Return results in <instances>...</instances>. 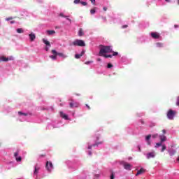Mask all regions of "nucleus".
I'll return each instance as SVG.
<instances>
[{"label":"nucleus","mask_w":179,"mask_h":179,"mask_svg":"<svg viewBox=\"0 0 179 179\" xmlns=\"http://www.w3.org/2000/svg\"><path fill=\"white\" fill-rule=\"evenodd\" d=\"M156 156V152H155V151H152L151 152H148L147 154V159H153L155 158V157Z\"/></svg>","instance_id":"8"},{"label":"nucleus","mask_w":179,"mask_h":179,"mask_svg":"<svg viewBox=\"0 0 179 179\" xmlns=\"http://www.w3.org/2000/svg\"><path fill=\"white\" fill-rule=\"evenodd\" d=\"M146 171L145 169H144L143 168H141L139 171H138L137 173L136 174V176L141 175V174H143V173H145Z\"/></svg>","instance_id":"14"},{"label":"nucleus","mask_w":179,"mask_h":179,"mask_svg":"<svg viewBox=\"0 0 179 179\" xmlns=\"http://www.w3.org/2000/svg\"><path fill=\"white\" fill-rule=\"evenodd\" d=\"M37 167L35 166V171L34 172V174H37L38 171H37Z\"/></svg>","instance_id":"36"},{"label":"nucleus","mask_w":179,"mask_h":179,"mask_svg":"<svg viewBox=\"0 0 179 179\" xmlns=\"http://www.w3.org/2000/svg\"><path fill=\"white\" fill-rule=\"evenodd\" d=\"M92 3H94V2H96V0H90Z\"/></svg>","instance_id":"43"},{"label":"nucleus","mask_w":179,"mask_h":179,"mask_svg":"<svg viewBox=\"0 0 179 179\" xmlns=\"http://www.w3.org/2000/svg\"><path fill=\"white\" fill-rule=\"evenodd\" d=\"M159 139L161 141V143L166 142L167 141V137H166V136L164 135H160Z\"/></svg>","instance_id":"13"},{"label":"nucleus","mask_w":179,"mask_h":179,"mask_svg":"<svg viewBox=\"0 0 179 179\" xmlns=\"http://www.w3.org/2000/svg\"><path fill=\"white\" fill-rule=\"evenodd\" d=\"M101 143H103V141L98 142V143L94 144L93 146H98V145H101Z\"/></svg>","instance_id":"28"},{"label":"nucleus","mask_w":179,"mask_h":179,"mask_svg":"<svg viewBox=\"0 0 179 179\" xmlns=\"http://www.w3.org/2000/svg\"><path fill=\"white\" fill-rule=\"evenodd\" d=\"M45 156V155H41V157Z\"/></svg>","instance_id":"59"},{"label":"nucleus","mask_w":179,"mask_h":179,"mask_svg":"<svg viewBox=\"0 0 179 179\" xmlns=\"http://www.w3.org/2000/svg\"><path fill=\"white\" fill-rule=\"evenodd\" d=\"M157 136V134L153 135L152 138H156Z\"/></svg>","instance_id":"47"},{"label":"nucleus","mask_w":179,"mask_h":179,"mask_svg":"<svg viewBox=\"0 0 179 179\" xmlns=\"http://www.w3.org/2000/svg\"><path fill=\"white\" fill-rule=\"evenodd\" d=\"M88 149H92V145H89Z\"/></svg>","instance_id":"53"},{"label":"nucleus","mask_w":179,"mask_h":179,"mask_svg":"<svg viewBox=\"0 0 179 179\" xmlns=\"http://www.w3.org/2000/svg\"><path fill=\"white\" fill-rule=\"evenodd\" d=\"M12 19H13V17H9L6 18V20L7 22H9V20H12Z\"/></svg>","instance_id":"32"},{"label":"nucleus","mask_w":179,"mask_h":179,"mask_svg":"<svg viewBox=\"0 0 179 179\" xmlns=\"http://www.w3.org/2000/svg\"><path fill=\"white\" fill-rule=\"evenodd\" d=\"M177 114V112L170 109L167 113V117L169 120H174V116Z\"/></svg>","instance_id":"3"},{"label":"nucleus","mask_w":179,"mask_h":179,"mask_svg":"<svg viewBox=\"0 0 179 179\" xmlns=\"http://www.w3.org/2000/svg\"><path fill=\"white\" fill-rule=\"evenodd\" d=\"M96 61L100 62V61H101V59L98 58V59H96Z\"/></svg>","instance_id":"48"},{"label":"nucleus","mask_w":179,"mask_h":179,"mask_svg":"<svg viewBox=\"0 0 179 179\" xmlns=\"http://www.w3.org/2000/svg\"><path fill=\"white\" fill-rule=\"evenodd\" d=\"M52 54H53V55H59V57H61L64 59H65V58L68 57V56L66 55H65L62 52H57L55 50H52Z\"/></svg>","instance_id":"4"},{"label":"nucleus","mask_w":179,"mask_h":179,"mask_svg":"<svg viewBox=\"0 0 179 179\" xmlns=\"http://www.w3.org/2000/svg\"><path fill=\"white\" fill-rule=\"evenodd\" d=\"M29 36L30 41H34L36 40V34L34 33H31Z\"/></svg>","instance_id":"12"},{"label":"nucleus","mask_w":179,"mask_h":179,"mask_svg":"<svg viewBox=\"0 0 179 179\" xmlns=\"http://www.w3.org/2000/svg\"><path fill=\"white\" fill-rule=\"evenodd\" d=\"M59 114L62 118H64V120H68V115L64 113V112H60Z\"/></svg>","instance_id":"15"},{"label":"nucleus","mask_w":179,"mask_h":179,"mask_svg":"<svg viewBox=\"0 0 179 179\" xmlns=\"http://www.w3.org/2000/svg\"><path fill=\"white\" fill-rule=\"evenodd\" d=\"M43 42L44 43V44H45V45H48V47H51V43H50V41L45 39H43Z\"/></svg>","instance_id":"17"},{"label":"nucleus","mask_w":179,"mask_h":179,"mask_svg":"<svg viewBox=\"0 0 179 179\" xmlns=\"http://www.w3.org/2000/svg\"><path fill=\"white\" fill-rule=\"evenodd\" d=\"M73 45H78V47H86V43L83 40L77 39L73 42Z\"/></svg>","instance_id":"2"},{"label":"nucleus","mask_w":179,"mask_h":179,"mask_svg":"<svg viewBox=\"0 0 179 179\" xmlns=\"http://www.w3.org/2000/svg\"><path fill=\"white\" fill-rule=\"evenodd\" d=\"M150 138H152V135L149 134L145 137V141H150Z\"/></svg>","instance_id":"26"},{"label":"nucleus","mask_w":179,"mask_h":179,"mask_svg":"<svg viewBox=\"0 0 179 179\" xmlns=\"http://www.w3.org/2000/svg\"><path fill=\"white\" fill-rule=\"evenodd\" d=\"M13 23H15V21H10L11 24H13Z\"/></svg>","instance_id":"51"},{"label":"nucleus","mask_w":179,"mask_h":179,"mask_svg":"<svg viewBox=\"0 0 179 179\" xmlns=\"http://www.w3.org/2000/svg\"><path fill=\"white\" fill-rule=\"evenodd\" d=\"M85 106L88 108V110H90V106H89V105L86 104Z\"/></svg>","instance_id":"42"},{"label":"nucleus","mask_w":179,"mask_h":179,"mask_svg":"<svg viewBox=\"0 0 179 179\" xmlns=\"http://www.w3.org/2000/svg\"><path fill=\"white\" fill-rule=\"evenodd\" d=\"M45 51H48V50H49L48 47H45Z\"/></svg>","instance_id":"44"},{"label":"nucleus","mask_w":179,"mask_h":179,"mask_svg":"<svg viewBox=\"0 0 179 179\" xmlns=\"http://www.w3.org/2000/svg\"><path fill=\"white\" fill-rule=\"evenodd\" d=\"M123 166H124V169L125 170H131V169H132V166L131 165V164H129V163H127V162H124L123 164Z\"/></svg>","instance_id":"10"},{"label":"nucleus","mask_w":179,"mask_h":179,"mask_svg":"<svg viewBox=\"0 0 179 179\" xmlns=\"http://www.w3.org/2000/svg\"><path fill=\"white\" fill-rule=\"evenodd\" d=\"M73 3L76 4L80 3V0H74Z\"/></svg>","instance_id":"31"},{"label":"nucleus","mask_w":179,"mask_h":179,"mask_svg":"<svg viewBox=\"0 0 179 179\" xmlns=\"http://www.w3.org/2000/svg\"><path fill=\"white\" fill-rule=\"evenodd\" d=\"M99 48L100 49L99 53V57H103L104 55H106V54H110V52H113V49H111V46L99 45Z\"/></svg>","instance_id":"1"},{"label":"nucleus","mask_w":179,"mask_h":179,"mask_svg":"<svg viewBox=\"0 0 179 179\" xmlns=\"http://www.w3.org/2000/svg\"><path fill=\"white\" fill-rule=\"evenodd\" d=\"M18 114H19V115H24L25 117L27 116V113H24L21 111H19Z\"/></svg>","instance_id":"23"},{"label":"nucleus","mask_w":179,"mask_h":179,"mask_svg":"<svg viewBox=\"0 0 179 179\" xmlns=\"http://www.w3.org/2000/svg\"><path fill=\"white\" fill-rule=\"evenodd\" d=\"M12 59H13V57H10V58H8L5 56L0 57V61L1 62H8V61H12Z\"/></svg>","instance_id":"5"},{"label":"nucleus","mask_w":179,"mask_h":179,"mask_svg":"<svg viewBox=\"0 0 179 179\" xmlns=\"http://www.w3.org/2000/svg\"><path fill=\"white\" fill-rule=\"evenodd\" d=\"M59 27H56V29H59Z\"/></svg>","instance_id":"57"},{"label":"nucleus","mask_w":179,"mask_h":179,"mask_svg":"<svg viewBox=\"0 0 179 179\" xmlns=\"http://www.w3.org/2000/svg\"><path fill=\"white\" fill-rule=\"evenodd\" d=\"M81 5H83V6H86V5H87V3L85 1H81L80 2Z\"/></svg>","instance_id":"29"},{"label":"nucleus","mask_w":179,"mask_h":179,"mask_svg":"<svg viewBox=\"0 0 179 179\" xmlns=\"http://www.w3.org/2000/svg\"><path fill=\"white\" fill-rule=\"evenodd\" d=\"M166 2H170V0H165Z\"/></svg>","instance_id":"54"},{"label":"nucleus","mask_w":179,"mask_h":179,"mask_svg":"<svg viewBox=\"0 0 179 179\" xmlns=\"http://www.w3.org/2000/svg\"><path fill=\"white\" fill-rule=\"evenodd\" d=\"M163 134H166V129L162 130Z\"/></svg>","instance_id":"46"},{"label":"nucleus","mask_w":179,"mask_h":179,"mask_svg":"<svg viewBox=\"0 0 179 179\" xmlns=\"http://www.w3.org/2000/svg\"><path fill=\"white\" fill-rule=\"evenodd\" d=\"M104 58H113V55H105Z\"/></svg>","instance_id":"25"},{"label":"nucleus","mask_w":179,"mask_h":179,"mask_svg":"<svg viewBox=\"0 0 179 179\" xmlns=\"http://www.w3.org/2000/svg\"><path fill=\"white\" fill-rule=\"evenodd\" d=\"M127 27H128V25H123L122 27V29H127Z\"/></svg>","instance_id":"38"},{"label":"nucleus","mask_w":179,"mask_h":179,"mask_svg":"<svg viewBox=\"0 0 179 179\" xmlns=\"http://www.w3.org/2000/svg\"><path fill=\"white\" fill-rule=\"evenodd\" d=\"M70 102L69 106L71 108H73V107H79V103L78 102H75L74 101H73L72 99H69Z\"/></svg>","instance_id":"6"},{"label":"nucleus","mask_w":179,"mask_h":179,"mask_svg":"<svg viewBox=\"0 0 179 179\" xmlns=\"http://www.w3.org/2000/svg\"><path fill=\"white\" fill-rule=\"evenodd\" d=\"M117 55H118L117 52H113V57H115V56H117Z\"/></svg>","instance_id":"34"},{"label":"nucleus","mask_w":179,"mask_h":179,"mask_svg":"<svg viewBox=\"0 0 179 179\" xmlns=\"http://www.w3.org/2000/svg\"><path fill=\"white\" fill-rule=\"evenodd\" d=\"M157 47L162 48L163 47V43H156Z\"/></svg>","instance_id":"20"},{"label":"nucleus","mask_w":179,"mask_h":179,"mask_svg":"<svg viewBox=\"0 0 179 179\" xmlns=\"http://www.w3.org/2000/svg\"><path fill=\"white\" fill-rule=\"evenodd\" d=\"M151 36L152 37V38H160V35H159V34H157L156 32H152Z\"/></svg>","instance_id":"11"},{"label":"nucleus","mask_w":179,"mask_h":179,"mask_svg":"<svg viewBox=\"0 0 179 179\" xmlns=\"http://www.w3.org/2000/svg\"><path fill=\"white\" fill-rule=\"evenodd\" d=\"M57 55H50V58H51V59L55 60L57 59Z\"/></svg>","instance_id":"21"},{"label":"nucleus","mask_w":179,"mask_h":179,"mask_svg":"<svg viewBox=\"0 0 179 179\" xmlns=\"http://www.w3.org/2000/svg\"><path fill=\"white\" fill-rule=\"evenodd\" d=\"M60 106H62V103H61V104H60Z\"/></svg>","instance_id":"60"},{"label":"nucleus","mask_w":179,"mask_h":179,"mask_svg":"<svg viewBox=\"0 0 179 179\" xmlns=\"http://www.w3.org/2000/svg\"><path fill=\"white\" fill-rule=\"evenodd\" d=\"M138 151L142 152V150H141V147H138Z\"/></svg>","instance_id":"50"},{"label":"nucleus","mask_w":179,"mask_h":179,"mask_svg":"<svg viewBox=\"0 0 179 179\" xmlns=\"http://www.w3.org/2000/svg\"><path fill=\"white\" fill-rule=\"evenodd\" d=\"M52 162H46V168H47V170L48 171H51V170H52Z\"/></svg>","instance_id":"9"},{"label":"nucleus","mask_w":179,"mask_h":179,"mask_svg":"<svg viewBox=\"0 0 179 179\" xmlns=\"http://www.w3.org/2000/svg\"><path fill=\"white\" fill-rule=\"evenodd\" d=\"M176 106H179V96L177 99Z\"/></svg>","instance_id":"37"},{"label":"nucleus","mask_w":179,"mask_h":179,"mask_svg":"<svg viewBox=\"0 0 179 179\" xmlns=\"http://www.w3.org/2000/svg\"><path fill=\"white\" fill-rule=\"evenodd\" d=\"M141 124H145V122L143 120H141Z\"/></svg>","instance_id":"49"},{"label":"nucleus","mask_w":179,"mask_h":179,"mask_svg":"<svg viewBox=\"0 0 179 179\" xmlns=\"http://www.w3.org/2000/svg\"><path fill=\"white\" fill-rule=\"evenodd\" d=\"M82 57V55H79V54H76L75 55V58H76V59H79V58H80Z\"/></svg>","instance_id":"24"},{"label":"nucleus","mask_w":179,"mask_h":179,"mask_svg":"<svg viewBox=\"0 0 179 179\" xmlns=\"http://www.w3.org/2000/svg\"><path fill=\"white\" fill-rule=\"evenodd\" d=\"M84 54H85V51H82L81 54H80V55H82V57H83Z\"/></svg>","instance_id":"40"},{"label":"nucleus","mask_w":179,"mask_h":179,"mask_svg":"<svg viewBox=\"0 0 179 179\" xmlns=\"http://www.w3.org/2000/svg\"><path fill=\"white\" fill-rule=\"evenodd\" d=\"M146 142H147L148 145H151L150 141L148 140V141H146Z\"/></svg>","instance_id":"39"},{"label":"nucleus","mask_w":179,"mask_h":179,"mask_svg":"<svg viewBox=\"0 0 179 179\" xmlns=\"http://www.w3.org/2000/svg\"><path fill=\"white\" fill-rule=\"evenodd\" d=\"M103 10L106 12L107 10V7H103Z\"/></svg>","instance_id":"45"},{"label":"nucleus","mask_w":179,"mask_h":179,"mask_svg":"<svg viewBox=\"0 0 179 179\" xmlns=\"http://www.w3.org/2000/svg\"><path fill=\"white\" fill-rule=\"evenodd\" d=\"M90 13H91L92 15H94V13H96V10L92 9V10H90Z\"/></svg>","instance_id":"30"},{"label":"nucleus","mask_w":179,"mask_h":179,"mask_svg":"<svg viewBox=\"0 0 179 179\" xmlns=\"http://www.w3.org/2000/svg\"><path fill=\"white\" fill-rule=\"evenodd\" d=\"M47 34H48V36H52V34H55V31L54 30H48L46 31Z\"/></svg>","instance_id":"16"},{"label":"nucleus","mask_w":179,"mask_h":179,"mask_svg":"<svg viewBox=\"0 0 179 179\" xmlns=\"http://www.w3.org/2000/svg\"><path fill=\"white\" fill-rule=\"evenodd\" d=\"M178 3H179V1H178Z\"/></svg>","instance_id":"61"},{"label":"nucleus","mask_w":179,"mask_h":179,"mask_svg":"<svg viewBox=\"0 0 179 179\" xmlns=\"http://www.w3.org/2000/svg\"><path fill=\"white\" fill-rule=\"evenodd\" d=\"M162 142L161 143H156V145H155V148H159V147H160V146H162Z\"/></svg>","instance_id":"27"},{"label":"nucleus","mask_w":179,"mask_h":179,"mask_svg":"<svg viewBox=\"0 0 179 179\" xmlns=\"http://www.w3.org/2000/svg\"><path fill=\"white\" fill-rule=\"evenodd\" d=\"M86 64H90V62H87Z\"/></svg>","instance_id":"56"},{"label":"nucleus","mask_w":179,"mask_h":179,"mask_svg":"<svg viewBox=\"0 0 179 179\" xmlns=\"http://www.w3.org/2000/svg\"><path fill=\"white\" fill-rule=\"evenodd\" d=\"M59 16H61L62 17H65L64 16V14H63V13H60V14H59Z\"/></svg>","instance_id":"41"},{"label":"nucleus","mask_w":179,"mask_h":179,"mask_svg":"<svg viewBox=\"0 0 179 179\" xmlns=\"http://www.w3.org/2000/svg\"><path fill=\"white\" fill-rule=\"evenodd\" d=\"M16 31H17V33H19V34L24 33V30L22 28L17 29Z\"/></svg>","instance_id":"19"},{"label":"nucleus","mask_w":179,"mask_h":179,"mask_svg":"<svg viewBox=\"0 0 179 179\" xmlns=\"http://www.w3.org/2000/svg\"><path fill=\"white\" fill-rule=\"evenodd\" d=\"M110 179H114V173L112 172L111 175H110Z\"/></svg>","instance_id":"35"},{"label":"nucleus","mask_w":179,"mask_h":179,"mask_svg":"<svg viewBox=\"0 0 179 179\" xmlns=\"http://www.w3.org/2000/svg\"><path fill=\"white\" fill-rule=\"evenodd\" d=\"M89 155H90V156H92V151L89 152Z\"/></svg>","instance_id":"52"},{"label":"nucleus","mask_w":179,"mask_h":179,"mask_svg":"<svg viewBox=\"0 0 179 179\" xmlns=\"http://www.w3.org/2000/svg\"><path fill=\"white\" fill-rule=\"evenodd\" d=\"M107 68H113V64H108Z\"/></svg>","instance_id":"33"},{"label":"nucleus","mask_w":179,"mask_h":179,"mask_svg":"<svg viewBox=\"0 0 179 179\" xmlns=\"http://www.w3.org/2000/svg\"><path fill=\"white\" fill-rule=\"evenodd\" d=\"M178 162H179V157H178Z\"/></svg>","instance_id":"58"},{"label":"nucleus","mask_w":179,"mask_h":179,"mask_svg":"<svg viewBox=\"0 0 179 179\" xmlns=\"http://www.w3.org/2000/svg\"><path fill=\"white\" fill-rule=\"evenodd\" d=\"M20 150H17V152L14 153V157H15L16 162H22V157H19Z\"/></svg>","instance_id":"7"},{"label":"nucleus","mask_w":179,"mask_h":179,"mask_svg":"<svg viewBox=\"0 0 179 179\" xmlns=\"http://www.w3.org/2000/svg\"><path fill=\"white\" fill-rule=\"evenodd\" d=\"M166 149H167V147L166 146V145H162V148L161 150V152H164Z\"/></svg>","instance_id":"22"},{"label":"nucleus","mask_w":179,"mask_h":179,"mask_svg":"<svg viewBox=\"0 0 179 179\" xmlns=\"http://www.w3.org/2000/svg\"><path fill=\"white\" fill-rule=\"evenodd\" d=\"M175 27H178V25H175Z\"/></svg>","instance_id":"55"},{"label":"nucleus","mask_w":179,"mask_h":179,"mask_svg":"<svg viewBox=\"0 0 179 179\" xmlns=\"http://www.w3.org/2000/svg\"><path fill=\"white\" fill-rule=\"evenodd\" d=\"M85 34L83 33V29H82V28H80L79 29V31H78V36L80 37H82V36H83Z\"/></svg>","instance_id":"18"}]
</instances>
